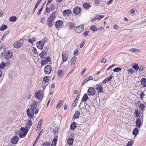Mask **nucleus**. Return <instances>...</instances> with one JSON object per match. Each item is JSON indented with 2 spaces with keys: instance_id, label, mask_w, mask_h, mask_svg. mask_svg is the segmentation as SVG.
<instances>
[{
  "instance_id": "obj_30",
  "label": "nucleus",
  "mask_w": 146,
  "mask_h": 146,
  "mask_svg": "<svg viewBox=\"0 0 146 146\" xmlns=\"http://www.w3.org/2000/svg\"><path fill=\"white\" fill-rule=\"evenodd\" d=\"M76 56L73 57L70 61L71 63L73 65L76 62Z\"/></svg>"
},
{
  "instance_id": "obj_3",
  "label": "nucleus",
  "mask_w": 146,
  "mask_h": 146,
  "mask_svg": "<svg viewBox=\"0 0 146 146\" xmlns=\"http://www.w3.org/2000/svg\"><path fill=\"white\" fill-rule=\"evenodd\" d=\"M141 115H140L141 117H142L141 119L139 118H137L135 122L136 125L138 128H140L142 126L143 124V116H141Z\"/></svg>"
},
{
  "instance_id": "obj_33",
  "label": "nucleus",
  "mask_w": 146,
  "mask_h": 146,
  "mask_svg": "<svg viewBox=\"0 0 146 146\" xmlns=\"http://www.w3.org/2000/svg\"><path fill=\"white\" fill-rule=\"evenodd\" d=\"M56 13V12L54 11L51 13L48 17H50V18H52L54 20L55 17V14Z\"/></svg>"
},
{
  "instance_id": "obj_58",
  "label": "nucleus",
  "mask_w": 146,
  "mask_h": 146,
  "mask_svg": "<svg viewBox=\"0 0 146 146\" xmlns=\"http://www.w3.org/2000/svg\"><path fill=\"white\" fill-rule=\"evenodd\" d=\"M42 7L41 8H40L39 9V11H38L37 13V15H39L40 14V13H41L42 11Z\"/></svg>"
},
{
  "instance_id": "obj_39",
  "label": "nucleus",
  "mask_w": 146,
  "mask_h": 146,
  "mask_svg": "<svg viewBox=\"0 0 146 146\" xmlns=\"http://www.w3.org/2000/svg\"><path fill=\"white\" fill-rule=\"evenodd\" d=\"M7 28V26L5 25H2L0 27V30L1 31H3Z\"/></svg>"
},
{
  "instance_id": "obj_19",
  "label": "nucleus",
  "mask_w": 146,
  "mask_h": 146,
  "mask_svg": "<svg viewBox=\"0 0 146 146\" xmlns=\"http://www.w3.org/2000/svg\"><path fill=\"white\" fill-rule=\"evenodd\" d=\"M80 115V112L79 111H77L74 114L72 119L74 120L76 119H78Z\"/></svg>"
},
{
  "instance_id": "obj_15",
  "label": "nucleus",
  "mask_w": 146,
  "mask_h": 146,
  "mask_svg": "<svg viewBox=\"0 0 146 146\" xmlns=\"http://www.w3.org/2000/svg\"><path fill=\"white\" fill-rule=\"evenodd\" d=\"M23 44V42L20 41H16L13 44L14 48H21Z\"/></svg>"
},
{
  "instance_id": "obj_50",
  "label": "nucleus",
  "mask_w": 146,
  "mask_h": 146,
  "mask_svg": "<svg viewBox=\"0 0 146 146\" xmlns=\"http://www.w3.org/2000/svg\"><path fill=\"white\" fill-rule=\"evenodd\" d=\"M113 76L112 75H111L109 77L106 78V79H107V82H109L111 81L112 79V78Z\"/></svg>"
},
{
  "instance_id": "obj_14",
  "label": "nucleus",
  "mask_w": 146,
  "mask_h": 146,
  "mask_svg": "<svg viewBox=\"0 0 146 146\" xmlns=\"http://www.w3.org/2000/svg\"><path fill=\"white\" fill-rule=\"evenodd\" d=\"M72 14V12L71 10L68 9L64 10L62 12V15L64 17L69 16Z\"/></svg>"
},
{
  "instance_id": "obj_31",
  "label": "nucleus",
  "mask_w": 146,
  "mask_h": 146,
  "mask_svg": "<svg viewBox=\"0 0 146 146\" xmlns=\"http://www.w3.org/2000/svg\"><path fill=\"white\" fill-rule=\"evenodd\" d=\"M83 6L85 9H87L90 7L91 5L88 3H85L83 4Z\"/></svg>"
},
{
  "instance_id": "obj_21",
  "label": "nucleus",
  "mask_w": 146,
  "mask_h": 146,
  "mask_svg": "<svg viewBox=\"0 0 146 146\" xmlns=\"http://www.w3.org/2000/svg\"><path fill=\"white\" fill-rule=\"evenodd\" d=\"M67 58L66 52H63L62 54V60L63 62H65L67 60Z\"/></svg>"
},
{
  "instance_id": "obj_17",
  "label": "nucleus",
  "mask_w": 146,
  "mask_h": 146,
  "mask_svg": "<svg viewBox=\"0 0 146 146\" xmlns=\"http://www.w3.org/2000/svg\"><path fill=\"white\" fill-rule=\"evenodd\" d=\"M19 138L18 137L16 136H14L13 137L11 140V143L14 144H17L18 142Z\"/></svg>"
},
{
  "instance_id": "obj_2",
  "label": "nucleus",
  "mask_w": 146,
  "mask_h": 146,
  "mask_svg": "<svg viewBox=\"0 0 146 146\" xmlns=\"http://www.w3.org/2000/svg\"><path fill=\"white\" fill-rule=\"evenodd\" d=\"M43 93L41 90H39L36 92L35 94V97L38 100H41L43 98Z\"/></svg>"
},
{
  "instance_id": "obj_20",
  "label": "nucleus",
  "mask_w": 146,
  "mask_h": 146,
  "mask_svg": "<svg viewBox=\"0 0 146 146\" xmlns=\"http://www.w3.org/2000/svg\"><path fill=\"white\" fill-rule=\"evenodd\" d=\"M141 85L143 86L144 87H146V79L143 78L141 80Z\"/></svg>"
},
{
  "instance_id": "obj_5",
  "label": "nucleus",
  "mask_w": 146,
  "mask_h": 146,
  "mask_svg": "<svg viewBox=\"0 0 146 146\" xmlns=\"http://www.w3.org/2000/svg\"><path fill=\"white\" fill-rule=\"evenodd\" d=\"M87 92L89 96H92L95 95L96 91L94 88L90 87L88 89Z\"/></svg>"
},
{
  "instance_id": "obj_32",
  "label": "nucleus",
  "mask_w": 146,
  "mask_h": 146,
  "mask_svg": "<svg viewBox=\"0 0 146 146\" xmlns=\"http://www.w3.org/2000/svg\"><path fill=\"white\" fill-rule=\"evenodd\" d=\"M17 19V18L15 16H12L9 19V21L11 22H15Z\"/></svg>"
},
{
  "instance_id": "obj_52",
  "label": "nucleus",
  "mask_w": 146,
  "mask_h": 146,
  "mask_svg": "<svg viewBox=\"0 0 146 146\" xmlns=\"http://www.w3.org/2000/svg\"><path fill=\"white\" fill-rule=\"evenodd\" d=\"M145 96V95L144 93L142 92L140 94V98L143 100L144 97Z\"/></svg>"
},
{
  "instance_id": "obj_45",
  "label": "nucleus",
  "mask_w": 146,
  "mask_h": 146,
  "mask_svg": "<svg viewBox=\"0 0 146 146\" xmlns=\"http://www.w3.org/2000/svg\"><path fill=\"white\" fill-rule=\"evenodd\" d=\"M50 141H47L43 143V146H50Z\"/></svg>"
},
{
  "instance_id": "obj_36",
  "label": "nucleus",
  "mask_w": 146,
  "mask_h": 146,
  "mask_svg": "<svg viewBox=\"0 0 146 146\" xmlns=\"http://www.w3.org/2000/svg\"><path fill=\"white\" fill-rule=\"evenodd\" d=\"M57 140V136L54 137L53 140L52 142V144H54V145H56V142Z\"/></svg>"
},
{
  "instance_id": "obj_60",
  "label": "nucleus",
  "mask_w": 146,
  "mask_h": 146,
  "mask_svg": "<svg viewBox=\"0 0 146 146\" xmlns=\"http://www.w3.org/2000/svg\"><path fill=\"white\" fill-rule=\"evenodd\" d=\"M89 33V31H85L83 34L85 36H86L88 35Z\"/></svg>"
},
{
  "instance_id": "obj_34",
  "label": "nucleus",
  "mask_w": 146,
  "mask_h": 146,
  "mask_svg": "<svg viewBox=\"0 0 146 146\" xmlns=\"http://www.w3.org/2000/svg\"><path fill=\"white\" fill-rule=\"evenodd\" d=\"M68 25L70 29H72L75 26V24L71 22H69L68 24Z\"/></svg>"
},
{
  "instance_id": "obj_23",
  "label": "nucleus",
  "mask_w": 146,
  "mask_h": 146,
  "mask_svg": "<svg viewBox=\"0 0 146 146\" xmlns=\"http://www.w3.org/2000/svg\"><path fill=\"white\" fill-rule=\"evenodd\" d=\"M32 124V121L31 120V119H29L28 122L26 123L27 127L26 128L28 129V128H30Z\"/></svg>"
},
{
  "instance_id": "obj_6",
  "label": "nucleus",
  "mask_w": 146,
  "mask_h": 146,
  "mask_svg": "<svg viewBox=\"0 0 146 146\" xmlns=\"http://www.w3.org/2000/svg\"><path fill=\"white\" fill-rule=\"evenodd\" d=\"M27 114L29 118L31 119L34 116V110H31L30 108H28L27 111Z\"/></svg>"
},
{
  "instance_id": "obj_62",
  "label": "nucleus",
  "mask_w": 146,
  "mask_h": 146,
  "mask_svg": "<svg viewBox=\"0 0 146 146\" xmlns=\"http://www.w3.org/2000/svg\"><path fill=\"white\" fill-rule=\"evenodd\" d=\"M95 3L96 4L99 5L100 3V1L99 0H95Z\"/></svg>"
},
{
  "instance_id": "obj_35",
  "label": "nucleus",
  "mask_w": 146,
  "mask_h": 146,
  "mask_svg": "<svg viewBox=\"0 0 146 146\" xmlns=\"http://www.w3.org/2000/svg\"><path fill=\"white\" fill-rule=\"evenodd\" d=\"M63 101L62 100H60L58 102L57 107V108H60L62 105V103L63 102Z\"/></svg>"
},
{
  "instance_id": "obj_42",
  "label": "nucleus",
  "mask_w": 146,
  "mask_h": 146,
  "mask_svg": "<svg viewBox=\"0 0 146 146\" xmlns=\"http://www.w3.org/2000/svg\"><path fill=\"white\" fill-rule=\"evenodd\" d=\"M135 117H139L140 113L139 111L138 110H135Z\"/></svg>"
},
{
  "instance_id": "obj_1",
  "label": "nucleus",
  "mask_w": 146,
  "mask_h": 146,
  "mask_svg": "<svg viewBox=\"0 0 146 146\" xmlns=\"http://www.w3.org/2000/svg\"><path fill=\"white\" fill-rule=\"evenodd\" d=\"M28 129L24 127H21L20 129L21 132H19V136L21 138L24 137L26 135L28 131Z\"/></svg>"
},
{
  "instance_id": "obj_44",
  "label": "nucleus",
  "mask_w": 146,
  "mask_h": 146,
  "mask_svg": "<svg viewBox=\"0 0 146 146\" xmlns=\"http://www.w3.org/2000/svg\"><path fill=\"white\" fill-rule=\"evenodd\" d=\"M127 71L129 74H133L134 72V70L132 68H130L129 69H128L127 70Z\"/></svg>"
},
{
  "instance_id": "obj_18",
  "label": "nucleus",
  "mask_w": 146,
  "mask_h": 146,
  "mask_svg": "<svg viewBox=\"0 0 146 146\" xmlns=\"http://www.w3.org/2000/svg\"><path fill=\"white\" fill-rule=\"evenodd\" d=\"M81 9L78 7H76L73 9V12L76 15H78Z\"/></svg>"
},
{
  "instance_id": "obj_56",
  "label": "nucleus",
  "mask_w": 146,
  "mask_h": 146,
  "mask_svg": "<svg viewBox=\"0 0 146 146\" xmlns=\"http://www.w3.org/2000/svg\"><path fill=\"white\" fill-rule=\"evenodd\" d=\"M88 81V80H87V79H85L83 81L82 84V85H84L86 82Z\"/></svg>"
},
{
  "instance_id": "obj_54",
  "label": "nucleus",
  "mask_w": 146,
  "mask_h": 146,
  "mask_svg": "<svg viewBox=\"0 0 146 146\" xmlns=\"http://www.w3.org/2000/svg\"><path fill=\"white\" fill-rule=\"evenodd\" d=\"M78 53V50L77 49H76L74 52L73 54L74 55L77 56Z\"/></svg>"
},
{
  "instance_id": "obj_51",
  "label": "nucleus",
  "mask_w": 146,
  "mask_h": 146,
  "mask_svg": "<svg viewBox=\"0 0 146 146\" xmlns=\"http://www.w3.org/2000/svg\"><path fill=\"white\" fill-rule=\"evenodd\" d=\"M78 101H77L75 100H74V102L72 104V107H75L76 106V104L78 103Z\"/></svg>"
},
{
  "instance_id": "obj_4",
  "label": "nucleus",
  "mask_w": 146,
  "mask_h": 146,
  "mask_svg": "<svg viewBox=\"0 0 146 146\" xmlns=\"http://www.w3.org/2000/svg\"><path fill=\"white\" fill-rule=\"evenodd\" d=\"M4 57L6 59H9L13 56V53L11 50L5 52L4 54Z\"/></svg>"
},
{
  "instance_id": "obj_49",
  "label": "nucleus",
  "mask_w": 146,
  "mask_h": 146,
  "mask_svg": "<svg viewBox=\"0 0 146 146\" xmlns=\"http://www.w3.org/2000/svg\"><path fill=\"white\" fill-rule=\"evenodd\" d=\"M139 107L141 108V110H143L145 107V106L143 104H140Z\"/></svg>"
},
{
  "instance_id": "obj_55",
  "label": "nucleus",
  "mask_w": 146,
  "mask_h": 146,
  "mask_svg": "<svg viewBox=\"0 0 146 146\" xmlns=\"http://www.w3.org/2000/svg\"><path fill=\"white\" fill-rule=\"evenodd\" d=\"M47 62L45 60H44L42 61L41 62V64L42 65H45L46 63Z\"/></svg>"
},
{
  "instance_id": "obj_53",
  "label": "nucleus",
  "mask_w": 146,
  "mask_h": 146,
  "mask_svg": "<svg viewBox=\"0 0 146 146\" xmlns=\"http://www.w3.org/2000/svg\"><path fill=\"white\" fill-rule=\"evenodd\" d=\"M41 0H38L37 1V2L36 5H35V8H36L37 6H38V5L40 3V2L41 1Z\"/></svg>"
},
{
  "instance_id": "obj_29",
  "label": "nucleus",
  "mask_w": 146,
  "mask_h": 146,
  "mask_svg": "<svg viewBox=\"0 0 146 146\" xmlns=\"http://www.w3.org/2000/svg\"><path fill=\"white\" fill-rule=\"evenodd\" d=\"M76 123L75 122H73L70 125V128L71 129L74 130L76 127Z\"/></svg>"
},
{
  "instance_id": "obj_47",
  "label": "nucleus",
  "mask_w": 146,
  "mask_h": 146,
  "mask_svg": "<svg viewBox=\"0 0 146 146\" xmlns=\"http://www.w3.org/2000/svg\"><path fill=\"white\" fill-rule=\"evenodd\" d=\"M86 41L85 40H82V41L81 42V43L80 45V48H82L83 47V46L84 45V44H85V42Z\"/></svg>"
},
{
  "instance_id": "obj_26",
  "label": "nucleus",
  "mask_w": 146,
  "mask_h": 146,
  "mask_svg": "<svg viewBox=\"0 0 146 146\" xmlns=\"http://www.w3.org/2000/svg\"><path fill=\"white\" fill-rule=\"evenodd\" d=\"M130 51L134 52H139L141 51V50L139 49L131 48L130 50Z\"/></svg>"
},
{
  "instance_id": "obj_63",
  "label": "nucleus",
  "mask_w": 146,
  "mask_h": 146,
  "mask_svg": "<svg viewBox=\"0 0 146 146\" xmlns=\"http://www.w3.org/2000/svg\"><path fill=\"white\" fill-rule=\"evenodd\" d=\"M114 28L115 29L118 30L119 29V27L116 25H115L114 26Z\"/></svg>"
},
{
  "instance_id": "obj_10",
  "label": "nucleus",
  "mask_w": 146,
  "mask_h": 146,
  "mask_svg": "<svg viewBox=\"0 0 146 146\" xmlns=\"http://www.w3.org/2000/svg\"><path fill=\"white\" fill-rule=\"evenodd\" d=\"M49 77L48 76H45L43 78V82H42V87H44L43 88L44 89L45 88V87L48 84H45V83H48L49 81Z\"/></svg>"
},
{
  "instance_id": "obj_24",
  "label": "nucleus",
  "mask_w": 146,
  "mask_h": 146,
  "mask_svg": "<svg viewBox=\"0 0 146 146\" xmlns=\"http://www.w3.org/2000/svg\"><path fill=\"white\" fill-rule=\"evenodd\" d=\"M132 67L137 72L138 71L139 69V67L138 66V64L137 63L134 64L132 66Z\"/></svg>"
},
{
  "instance_id": "obj_43",
  "label": "nucleus",
  "mask_w": 146,
  "mask_h": 146,
  "mask_svg": "<svg viewBox=\"0 0 146 146\" xmlns=\"http://www.w3.org/2000/svg\"><path fill=\"white\" fill-rule=\"evenodd\" d=\"M121 70V68L119 67H117L116 68H115L113 70V71L114 72H118L120 71Z\"/></svg>"
},
{
  "instance_id": "obj_22",
  "label": "nucleus",
  "mask_w": 146,
  "mask_h": 146,
  "mask_svg": "<svg viewBox=\"0 0 146 146\" xmlns=\"http://www.w3.org/2000/svg\"><path fill=\"white\" fill-rule=\"evenodd\" d=\"M74 140L72 138H69L67 140V143L70 146H71L73 144Z\"/></svg>"
},
{
  "instance_id": "obj_61",
  "label": "nucleus",
  "mask_w": 146,
  "mask_h": 146,
  "mask_svg": "<svg viewBox=\"0 0 146 146\" xmlns=\"http://www.w3.org/2000/svg\"><path fill=\"white\" fill-rule=\"evenodd\" d=\"M39 110V108H37L36 109V110L34 111V113H35V114H36L38 113Z\"/></svg>"
},
{
  "instance_id": "obj_37",
  "label": "nucleus",
  "mask_w": 146,
  "mask_h": 146,
  "mask_svg": "<svg viewBox=\"0 0 146 146\" xmlns=\"http://www.w3.org/2000/svg\"><path fill=\"white\" fill-rule=\"evenodd\" d=\"M46 54V51H44L42 52L40 54V56L42 59L43 58H45V57H44V56H45Z\"/></svg>"
},
{
  "instance_id": "obj_25",
  "label": "nucleus",
  "mask_w": 146,
  "mask_h": 146,
  "mask_svg": "<svg viewBox=\"0 0 146 146\" xmlns=\"http://www.w3.org/2000/svg\"><path fill=\"white\" fill-rule=\"evenodd\" d=\"M88 99L89 97L88 96L87 94H85L83 96V97L82 99V101L84 102H86V101Z\"/></svg>"
},
{
  "instance_id": "obj_64",
  "label": "nucleus",
  "mask_w": 146,
  "mask_h": 146,
  "mask_svg": "<svg viewBox=\"0 0 146 146\" xmlns=\"http://www.w3.org/2000/svg\"><path fill=\"white\" fill-rule=\"evenodd\" d=\"M139 70L140 71H142L144 70V68L143 67H139Z\"/></svg>"
},
{
  "instance_id": "obj_11",
  "label": "nucleus",
  "mask_w": 146,
  "mask_h": 146,
  "mask_svg": "<svg viewBox=\"0 0 146 146\" xmlns=\"http://www.w3.org/2000/svg\"><path fill=\"white\" fill-rule=\"evenodd\" d=\"M52 70L51 67L49 65H47L44 68V72L45 74H49L51 72Z\"/></svg>"
},
{
  "instance_id": "obj_38",
  "label": "nucleus",
  "mask_w": 146,
  "mask_h": 146,
  "mask_svg": "<svg viewBox=\"0 0 146 146\" xmlns=\"http://www.w3.org/2000/svg\"><path fill=\"white\" fill-rule=\"evenodd\" d=\"M90 29L94 32H95L98 30L96 26L95 25L91 27L90 28Z\"/></svg>"
},
{
  "instance_id": "obj_8",
  "label": "nucleus",
  "mask_w": 146,
  "mask_h": 146,
  "mask_svg": "<svg viewBox=\"0 0 146 146\" xmlns=\"http://www.w3.org/2000/svg\"><path fill=\"white\" fill-rule=\"evenodd\" d=\"M54 21L52 18L48 17L46 21V24L47 25L49 28H51L53 26L52 22Z\"/></svg>"
},
{
  "instance_id": "obj_57",
  "label": "nucleus",
  "mask_w": 146,
  "mask_h": 146,
  "mask_svg": "<svg viewBox=\"0 0 146 146\" xmlns=\"http://www.w3.org/2000/svg\"><path fill=\"white\" fill-rule=\"evenodd\" d=\"M45 11L46 13H49L50 12V11H51V9H50V8L46 7V8Z\"/></svg>"
},
{
  "instance_id": "obj_40",
  "label": "nucleus",
  "mask_w": 146,
  "mask_h": 146,
  "mask_svg": "<svg viewBox=\"0 0 146 146\" xmlns=\"http://www.w3.org/2000/svg\"><path fill=\"white\" fill-rule=\"evenodd\" d=\"M6 66L5 63L4 62H2L0 65V69H3Z\"/></svg>"
},
{
  "instance_id": "obj_46",
  "label": "nucleus",
  "mask_w": 146,
  "mask_h": 146,
  "mask_svg": "<svg viewBox=\"0 0 146 146\" xmlns=\"http://www.w3.org/2000/svg\"><path fill=\"white\" fill-rule=\"evenodd\" d=\"M133 143V141H129L127 144L126 146H132Z\"/></svg>"
},
{
  "instance_id": "obj_27",
  "label": "nucleus",
  "mask_w": 146,
  "mask_h": 146,
  "mask_svg": "<svg viewBox=\"0 0 146 146\" xmlns=\"http://www.w3.org/2000/svg\"><path fill=\"white\" fill-rule=\"evenodd\" d=\"M31 44H33V43L36 41V39L35 37H33L32 38H30L27 40Z\"/></svg>"
},
{
  "instance_id": "obj_16",
  "label": "nucleus",
  "mask_w": 146,
  "mask_h": 146,
  "mask_svg": "<svg viewBox=\"0 0 146 146\" xmlns=\"http://www.w3.org/2000/svg\"><path fill=\"white\" fill-rule=\"evenodd\" d=\"M44 42L39 41L36 43L37 47L39 49L42 50L43 48V46L44 44Z\"/></svg>"
},
{
  "instance_id": "obj_48",
  "label": "nucleus",
  "mask_w": 146,
  "mask_h": 146,
  "mask_svg": "<svg viewBox=\"0 0 146 146\" xmlns=\"http://www.w3.org/2000/svg\"><path fill=\"white\" fill-rule=\"evenodd\" d=\"M50 8L51 9V11H52L55 9V7L54 4H51L50 5Z\"/></svg>"
},
{
  "instance_id": "obj_12",
  "label": "nucleus",
  "mask_w": 146,
  "mask_h": 146,
  "mask_svg": "<svg viewBox=\"0 0 146 146\" xmlns=\"http://www.w3.org/2000/svg\"><path fill=\"white\" fill-rule=\"evenodd\" d=\"M37 106V102L35 101H33L31 104L30 108H29L31 110H35Z\"/></svg>"
},
{
  "instance_id": "obj_59",
  "label": "nucleus",
  "mask_w": 146,
  "mask_h": 146,
  "mask_svg": "<svg viewBox=\"0 0 146 146\" xmlns=\"http://www.w3.org/2000/svg\"><path fill=\"white\" fill-rule=\"evenodd\" d=\"M46 20L45 17H43L41 20L40 22L43 23Z\"/></svg>"
},
{
  "instance_id": "obj_7",
  "label": "nucleus",
  "mask_w": 146,
  "mask_h": 146,
  "mask_svg": "<svg viewBox=\"0 0 146 146\" xmlns=\"http://www.w3.org/2000/svg\"><path fill=\"white\" fill-rule=\"evenodd\" d=\"M84 28V25H81L76 27L74 28V31L77 33H80Z\"/></svg>"
},
{
  "instance_id": "obj_28",
  "label": "nucleus",
  "mask_w": 146,
  "mask_h": 146,
  "mask_svg": "<svg viewBox=\"0 0 146 146\" xmlns=\"http://www.w3.org/2000/svg\"><path fill=\"white\" fill-rule=\"evenodd\" d=\"M139 131L137 128H135L134 129L133 131V134L135 135L136 136Z\"/></svg>"
},
{
  "instance_id": "obj_13",
  "label": "nucleus",
  "mask_w": 146,
  "mask_h": 146,
  "mask_svg": "<svg viewBox=\"0 0 146 146\" xmlns=\"http://www.w3.org/2000/svg\"><path fill=\"white\" fill-rule=\"evenodd\" d=\"M95 88L97 90L98 94L100 93H103V87L100 84H97Z\"/></svg>"
},
{
  "instance_id": "obj_9",
  "label": "nucleus",
  "mask_w": 146,
  "mask_h": 146,
  "mask_svg": "<svg viewBox=\"0 0 146 146\" xmlns=\"http://www.w3.org/2000/svg\"><path fill=\"white\" fill-rule=\"evenodd\" d=\"M63 24V22L62 21L58 20L56 22L55 26L56 28L60 29L62 28Z\"/></svg>"
},
{
  "instance_id": "obj_41",
  "label": "nucleus",
  "mask_w": 146,
  "mask_h": 146,
  "mask_svg": "<svg viewBox=\"0 0 146 146\" xmlns=\"http://www.w3.org/2000/svg\"><path fill=\"white\" fill-rule=\"evenodd\" d=\"M95 17H96V19L100 20V19L103 18L104 17V16L103 15H96Z\"/></svg>"
}]
</instances>
